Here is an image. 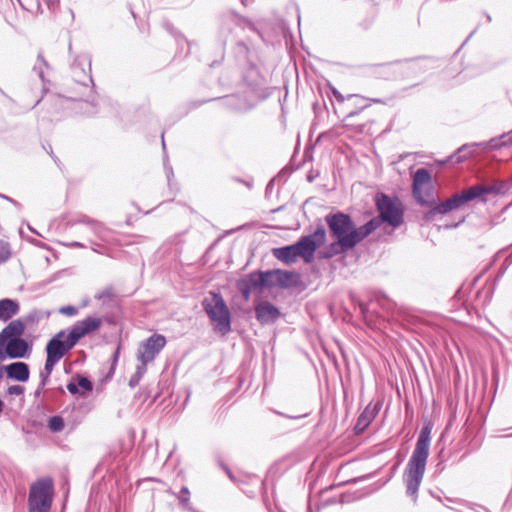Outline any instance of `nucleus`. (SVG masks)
Returning <instances> with one entry per match:
<instances>
[{"label": "nucleus", "mask_w": 512, "mask_h": 512, "mask_svg": "<svg viewBox=\"0 0 512 512\" xmlns=\"http://www.w3.org/2000/svg\"><path fill=\"white\" fill-rule=\"evenodd\" d=\"M430 438L431 427L425 425L420 431L415 449L407 465L405 473L407 493L413 497L416 496L425 472L426 461L429 455Z\"/></svg>", "instance_id": "obj_1"}, {"label": "nucleus", "mask_w": 512, "mask_h": 512, "mask_svg": "<svg viewBox=\"0 0 512 512\" xmlns=\"http://www.w3.org/2000/svg\"><path fill=\"white\" fill-rule=\"evenodd\" d=\"M327 223L338 240L342 250L354 247L367 237L378 226L377 220H371L364 226L356 229L350 218L344 214H336L327 218Z\"/></svg>", "instance_id": "obj_2"}, {"label": "nucleus", "mask_w": 512, "mask_h": 512, "mask_svg": "<svg viewBox=\"0 0 512 512\" xmlns=\"http://www.w3.org/2000/svg\"><path fill=\"white\" fill-rule=\"evenodd\" d=\"M71 336L64 330L57 332L46 344V361L41 372V384L45 386L55 365L75 346Z\"/></svg>", "instance_id": "obj_3"}, {"label": "nucleus", "mask_w": 512, "mask_h": 512, "mask_svg": "<svg viewBox=\"0 0 512 512\" xmlns=\"http://www.w3.org/2000/svg\"><path fill=\"white\" fill-rule=\"evenodd\" d=\"M54 493L53 481L50 477L42 478L30 487L28 512H49Z\"/></svg>", "instance_id": "obj_4"}, {"label": "nucleus", "mask_w": 512, "mask_h": 512, "mask_svg": "<svg viewBox=\"0 0 512 512\" xmlns=\"http://www.w3.org/2000/svg\"><path fill=\"white\" fill-rule=\"evenodd\" d=\"M251 279L255 285L262 288H288L298 283L299 276L293 272L273 270L254 274Z\"/></svg>", "instance_id": "obj_5"}, {"label": "nucleus", "mask_w": 512, "mask_h": 512, "mask_svg": "<svg viewBox=\"0 0 512 512\" xmlns=\"http://www.w3.org/2000/svg\"><path fill=\"white\" fill-rule=\"evenodd\" d=\"M376 204L384 221L394 227L402 223L403 209L398 200H392L386 195L379 194L376 196Z\"/></svg>", "instance_id": "obj_6"}, {"label": "nucleus", "mask_w": 512, "mask_h": 512, "mask_svg": "<svg viewBox=\"0 0 512 512\" xmlns=\"http://www.w3.org/2000/svg\"><path fill=\"white\" fill-rule=\"evenodd\" d=\"M203 306L214 327L224 331V301L220 293L210 292L203 301Z\"/></svg>", "instance_id": "obj_7"}, {"label": "nucleus", "mask_w": 512, "mask_h": 512, "mask_svg": "<svg viewBox=\"0 0 512 512\" xmlns=\"http://www.w3.org/2000/svg\"><path fill=\"white\" fill-rule=\"evenodd\" d=\"M166 339L163 335L154 334L142 343L137 352V358L143 366L152 362L156 355L164 348Z\"/></svg>", "instance_id": "obj_8"}, {"label": "nucleus", "mask_w": 512, "mask_h": 512, "mask_svg": "<svg viewBox=\"0 0 512 512\" xmlns=\"http://www.w3.org/2000/svg\"><path fill=\"white\" fill-rule=\"evenodd\" d=\"M326 233L323 229H317L312 235L301 238L297 245L301 252V258L306 262L313 259L314 253L325 242Z\"/></svg>", "instance_id": "obj_9"}, {"label": "nucleus", "mask_w": 512, "mask_h": 512, "mask_svg": "<svg viewBox=\"0 0 512 512\" xmlns=\"http://www.w3.org/2000/svg\"><path fill=\"white\" fill-rule=\"evenodd\" d=\"M102 323L103 321L100 317H87L82 321H78L71 328L69 335L75 344H77L81 338L99 330Z\"/></svg>", "instance_id": "obj_10"}, {"label": "nucleus", "mask_w": 512, "mask_h": 512, "mask_svg": "<svg viewBox=\"0 0 512 512\" xmlns=\"http://www.w3.org/2000/svg\"><path fill=\"white\" fill-rule=\"evenodd\" d=\"M431 186V176L426 169H418L414 175V195L422 204L426 203V195Z\"/></svg>", "instance_id": "obj_11"}, {"label": "nucleus", "mask_w": 512, "mask_h": 512, "mask_svg": "<svg viewBox=\"0 0 512 512\" xmlns=\"http://www.w3.org/2000/svg\"><path fill=\"white\" fill-rule=\"evenodd\" d=\"M28 342L22 338L7 339L6 354L11 359L23 358L29 353Z\"/></svg>", "instance_id": "obj_12"}, {"label": "nucleus", "mask_w": 512, "mask_h": 512, "mask_svg": "<svg viewBox=\"0 0 512 512\" xmlns=\"http://www.w3.org/2000/svg\"><path fill=\"white\" fill-rule=\"evenodd\" d=\"M8 378L26 382L29 379V366L24 362H14L5 367Z\"/></svg>", "instance_id": "obj_13"}, {"label": "nucleus", "mask_w": 512, "mask_h": 512, "mask_svg": "<svg viewBox=\"0 0 512 512\" xmlns=\"http://www.w3.org/2000/svg\"><path fill=\"white\" fill-rule=\"evenodd\" d=\"M256 316L259 321L267 323L275 320L279 316V312L272 304L262 302L256 306Z\"/></svg>", "instance_id": "obj_14"}, {"label": "nucleus", "mask_w": 512, "mask_h": 512, "mask_svg": "<svg viewBox=\"0 0 512 512\" xmlns=\"http://www.w3.org/2000/svg\"><path fill=\"white\" fill-rule=\"evenodd\" d=\"M20 310L19 303L15 300L5 298L0 300V320L6 322L15 316Z\"/></svg>", "instance_id": "obj_15"}, {"label": "nucleus", "mask_w": 512, "mask_h": 512, "mask_svg": "<svg viewBox=\"0 0 512 512\" xmlns=\"http://www.w3.org/2000/svg\"><path fill=\"white\" fill-rule=\"evenodd\" d=\"M25 331V324L22 320L11 321L1 332L0 335L6 339L21 338Z\"/></svg>", "instance_id": "obj_16"}, {"label": "nucleus", "mask_w": 512, "mask_h": 512, "mask_svg": "<svg viewBox=\"0 0 512 512\" xmlns=\"http://www.w3.org/2000/svg\"><path fill=\"white\" fill-rule=\"evenodd\" d=\"M76 380L77 382L71 381L67 384V390L71 394L84 395L86 392L92 391L93 385L88 378L77 375Z\"/></svg>", "instance_id": "obj_17"}, {"label": "nucleus", "mask_w": 512, "mask_h": 512, "mask_svg": "<svg viewBox=\"0 0 512 512\" xmlns=\"http://www.w3.org/2000/svg\"><path fill=\"white\" fill-rule=\"evenodd\" d=\"M460 199L458 198V195L453 196L451 199L439 204L436 206L432 211L429 212V216H432L436 213L445 214L449 211H452L454 209H457L461 207Z\"/></svg>", "instance_id": "obj_18"}, {"label": "nucleus", "mask_w": 512, "mask_h": 512, "mask_svg": "<svg viewBox=\"0 0 512 512\" xmlns=\"http://www.w3.org/2000/svg\"><path fill=\"white\" fill-rule=\"evenodd\" d=\"M484 191L485 190L481 186H473L457 195L460 199L461 205H463L464 203L479 197L484 193Z\"/></svg>", "instance_id": "obj_19"}, {"label": "nucleus", "mask_w": 512, "mask_h": 512, "mask_svg": "<svg viewBox=\"0 0 512 512\" xmlns=\"http://www.w3.org/2000/svg\"><path fill=\"white\" fill-rule=\"evenodd\" d=\"M273 254L277 259H279L285 263L295 262L294 256H293V248H291L290 246L277 248L274 250Z\"/></svg>", "instance_id": "obj_20"}, {"label": "nucleus", "mask_w": 512, "mask_h": 512, "mask_svg": "<svg viewBox=\"0 0 512 512\" xmlns=\"http://www.w3.org/2000/svg\"><path fill=\"white\" fill-rule=\"evenodd\" d=\"M12 257V248L9 242L0 240V265L6 263Z\"/></svg>", "instance_id": "obj_21"}, {"label": "nucleus", "mask_w": 512, "mask_h": 512, "mask_svg": "<svg viewBox=\"0 0 512 512\" xmlns=\"http://www.w3.org/2000/svg\"><path fill=\"white\" fill-rule=\"evenodd\" d=\"M375 409L376 407H374L373 409H370L369 407H367L364 412L360 415L359 419H358V422H357V427H366L372 420V418L374 417L375 415Z\"/></svg>", "instance_id": "obj_22"}, {"label": "nucleus", "mask_w": 512, "mask_h": 512, "mask_svg": "<svg viewBox=\"0 0 512 512\" xmlns=\"http://www.w3.org/2000/svg\"><path fill=\"white\" fill-rule=\"evenodd\" d=\"M146 372V367L142 364L140 366H137L135 373L131 376L129 380V386L131 388H134L136 385H138L140 379L143 377V375Z\"/></svg>", "instance_id": "obj_23"}, {"label": "nucleus", "mask_w": 512, "mask_h": 512, "mask_svg": "<svg viewBox=\"0 0 512 512\" xmlns=\"http://www.w3.org/2000/svg\"><path fill=\"white\" fill-rule=\"evenodd\" d=\"M49 428L55 432L62 430L64 428L63 419L57 416L52 417L49 421Z\"/></svg>", "instance_id": "obj_24"}, {"label": "nucleus", "mask_w": 512, "mask_h": 512, "mask_svg": "<svg viewBox=\"0 0 512 512\" xmlns=\"http://www.w3.org/2000/svg\"><path fill=\"white\" fill-rule=\"evenodd\" d=\"M7 339L0 335V363L4 361L8 354H6Z\"/></svg>", "instance_id": "obj_25"}, {"label": "nucleus", "mask_w": 512, "mask_h": 512, "mask_svg": "<svg viewBox=\"0 0 512 512\" xmlns=\"http://www.w3.org/2000/svg\"><path fill=\"white\" fill-rule=\"evenodd\" d=\"M9 395H22L24 393V387L21 385H12L7 389Z\"/></svg>", "instance_id": "obj_26"}, {"label": "nucleus", "mask_w": 512, "mask_h": 512, "mask_svg": "<svg viewBox=\"0 0 512 512\" xmlns=\"http://www.w3.org/2000/svg\"><path fill=\"white\" fill-rule=\"evenodd\" d=\"M190 492L187 487H183L179 494V499L181 502L187 503L189 501Z\"/></svg>", "instance_id": "obj_27"}, {"label": "nucleus", "mask_w": 512, "mask_h": 512, "mask_svg": "<svg viewBox=\"0 0 512 512\" xmlns=\"http://www.w3.org/2000/svg\"><path fill=\"white\" fill-rule=\"evenodd\" d=\"M61 312L67 315H75L76 314V308L73 306H68L61 309Z\"/></svg>", "instance_id": "obj_28"}, {"label": "nucleus", "mask_w": 512, "mask_h": 512, "mask_svg": "<svg viewBox=\"0 0 512 512\" xmlns=\"http://www.w3.org/2000/svg\"><path fill=\"white\" fill-rule=\"evenodd\" d=\"M290 247L293 248L294 260L296 261L297 258H301V252L299 250V247H298L297 243L294 244V245H290Z\"/></svg>", "instance_id": "obj_29"}, {"label": "nucleus", "mask_w": 512, "mask_h": 512, "mask_svg": "<svg viewBox=\"0 0 512 512\" xmlns=\"http://www.w3.org/2000/svg\"><path fill=\"white\" fill-rule=\"evenodd\" d=\"M332 92H333V95L335 96V98L339 102H343L344 101V96L341 93H339L336 89H333Z\"/></svg>", "instance_id": "obj_30"}, {"label": "nucleus", "mask_w": 512, "mask_h": 512, "mask_svg": "<svg viewBox=\"0 0 512 512\" xmlns=\"http://www.w3.org/2000/svg\"><path fill=\"white\" fill-rule=\"evenodd\" d=\"M229 325L228 321L226 320V324H225V327L227 328Z\"/></svg>", "instance_id": "obj_31"}]
</instances>
